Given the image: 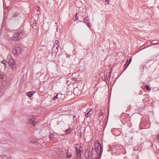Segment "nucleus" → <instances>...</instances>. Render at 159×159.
I'll return each mask as SVG.
<instances>
[{"mask_svg":"<svg viewBox=\"0 0 159 159\" xmlns=\"http://www.w3.org/2000/svg\"><path fill=\"white\" fill-rule=\"evenodd\" d=\"M103 148L100 143L97 141L94 144V148L87 149L85 151L84 155L87 159H98L102 156Z\"/></svg>","mask_w":159,"mask_h":159,"instance_id":"1","label":"nucleus"},{"mask_svg":"<svg viewBox=\"0 0 159 159\" xmlns=\"http://www.w3.org/2000/svg\"><path fill=\"white\" fill-rule=\"evenodd\" d=\"M25 35V31L23 30H20L13 34L12 38L13 40L16 41L19 40L21 38L24 37Z\"/></svg>","mask_w":159,"mask_h":159,"instance_id":"2","label":"nucleus"},{"mask_svg":"<svg viewBox=\"0 0 159 159\" xmlns=\"http://www.w3.org/2000/svg\"><path fill=\"white\" fill-rule=\"evenodd\" d=\"M22 48L18 46L15 47L12 51V53L16 56H18L21 52Z\"/></svg>","mask_w":159,"mask_h":159,"instance_id":"3","label":"nucleus"},{"mask_svg":"<svg viewBox=\"0 0 159 159\" xmlns=\"http://www.w3.org/2000/svg\"><path fill=\"white\" fill-rule=\"evenodd\" d=\"M10 67L12 70L14 69L16 66V65L15 60L11 57L9 60L7 61Z\"/></svg>","mask_w":159,"mask_h":159,"instance_id":"4","label":"nucleus"},{"mask_svg":"<svg viewBox=\"0 0 159 159\" xmlns=\"http://www.w3.org/2000/svg\"><path fill=\"white\" fill-rule=\"evenodd\" d=\"M35 119L32 116H30L29 117L28 120V123L30 125L32 126H34L35 125L34 123Z\"/></svg>","mask_w":159,"mask_h":159,"instance_id":"5","label":"nucleus"},{"mask_svg":"<svg viewBox=\"0 0 159 159\" xmlns=\"http://www.w3.org/2000/svg\"><path fill=\"white\" fill-rule=\"evenodd\" d=\"M66 156L67 158H70L72 157V152L71 149L69 150L68 148L66 150Z\"/></svg>","mask_w":159,"mask_h":159,"instance_id":"6","label":"nucleus"},{"mask_svg":"<svg viewBox=\"0 0 159 159\" xmlns=\"http://www.w3.org/2000/svg\"><path fill=\"white\" fill-rule=\"evenodd\" d=\"M35 93L34 91H30L26 93V95L29 98L32 97Z\"/></svg>","mask_w":159,"mask_h":159,"instance_id":"7","label":"nucleus"},{"mask_svg":"<svg viewBox=\"0 0 159 159\" xmlns=\"http://www.w3.org/2000/svg\"><path fill=\"white\" fill-rule=\"evenodd\" d=\"M74 147L76 149V151L80 150V149L82 148L81 145L80 144H76L75 145Z\"/></svg>","mask_w":159,"mask_h":159,"instance_id":"8","label":"nucleus"},{"mask_svg":"<svg viewBox=\"0 0 159 159\" xmlns=\"http://www.w3.org/2000/svg\"><path fill=\"white\" fill-rule=\"evenodd\" d=\"M130 63V62H129L128 61V59H127V60L125 62V63L124 65V70L123 72H122V73L126 70V69L128 66H129V65Z\"/></svg>","mask_w":159,"mask_h":159,"instance_id":"9","label":"nucleus"},{"mask_svg":"<svg viewBox=\"0 0 159 159\" xmlns=\"http://www.w3.org/2000/svg\"><path fill=\"white\" fill-rule=\"evenodd\" d=\"M91 110H92V109H90L87 112V113L85 114V118H88L92 114L93 112Z\"/></svg>","mask_w":159,"mask_h":159,"instance_id":"10","label":"nucleus"},{"mask_svg":"<svg viewBox=\"0 0 159 159\" xmlns=\"http://www.w3.org/2000/svg\"><path fill=\"white\" fill-rule=\"evenodd\" d=\"M76 156L78 158H80L81 156V150L76 151Z\"/></svg>","mask_w":159,"mask_h":159,"instance_id":"11","label":"nucleus"},{"mask_svg":"<svg viewBox=\"0 0 159 159\" xmlns=\"http://www.w3.org/2000/svg\"><path fill=\"white\" fill-rule=\"evenodd\" d=\"M8 156L5 155L0 156V159H8Z\"/></svg>","mask_w":159,"mask_h":159,"instance_id":"12","label":"nucleus"},{"mask_svg":"<svg viewBox=\"0 0 159 159\" xmlns=\"http://www.w3.org/2000/svg\"><path fill=\"white\" fill-rule=\"evenodd\" d=\"M103 113L102 111H100L98 114V117L99 118H101V119H102L103 118Z\"/></svg>","mask_w":159,"mask_h":159,"instance_id":"13","label":"nucleus"},{"mask_svg":"<svg viewBox=\"0 0 159 159\" xmlns=\"http://www.w3.org/2000/svg\"><path fill=\"white\" fill-rule=\"evenodd\" d=\"M37 22L36 20L34 21L33 25V27L34 29H36L37 28Z\"/></svg>","mask_w":159,"mask_h":159,"instance_id":"14","label":"nucleus"},{"mask_svg":"<svg viewBox=\"0 0 159 159\" xmlns=\"http://www.w3.org/2000/svg\"><path fill=\"white\" fill-rule=\"evenodd\" d=\"M47 46L48 47V48H51V49L52 50L53 48L55 46L54 45H53V44H52V45L48 44Z\"/></svg>","mask_w":159,"mask_h":159,"instance_id":"15","label":"nucleus"},{"mask_svg":"<svg viewBox=\"0 0 159 159\" xmlns=\"http://www.w3.org/2000/svg\"><path fill=\"white\" fill-rule=\"evenodd\" d=\"M66 133V134H69L71 132V129L70 128H69L65 130Z\"/></svg>","mask_w":159,"mask_h":159,"instance_id":"16","label":"nucleus"},{"mask_svg":"<svg viewBox=\"0 0 159 159\" xmlns=\"http://www.w3.org/2000/svg\"><path fill=\"white\" fill-rule=\"evenodd\" d=\"M59 46V44H58V45L57 46V47H56V50H55V52H56V53H54V54H55V56H56V55H57V52L58 51V47Z\"/></svg>","mask_w":159,"mask_h":159,"instance_id":"17","label":"nucleus"},{"mask_svg":"<svg viewBox=\"0 0 159 159\" xmlns=\"http://www.w3.org/2000/svg\"><path fill=\"white\" fill-rule=\"evenodd\" d=\"M53 53H54L53 52H51V54H49V55H48V58H49V57H50V56H52V57H51V58H53L54 57H55V56H55V54H54H54H53Z\"/></svg>","mask_w":159,"mask_h":159,"instance_id":"18","label":"nucleus"},{"mask_svg":"<svg viewBox=\"0 0 159 159\" xmlns=\"http://www.w3.org/2000/svg\"><path fill=\"white\" fill-rule=\"evenodd\" d=\"M59 95V94H57V95H56V96H54L53 98H52V100H56L57 99H58V96Z\"/></svg>","mask_w":159,"mask_h":159,"instance_id":"19","label":"nucleus"},{"mask_svg":"<svg viewBox=\"0 0 159 159\" xmlns=\"http://www.w3.org/2000/svg\"><path fill=\"white\" fill-rule=\"evenodd\" d=\"M54 134L52 133H51L49 135V137L50 139L52 138Z\"/></svg>","mask_w":159,"mask_h":159,"instance_id":"20","label":"nucleus"},{"mask_svg":"<svg viewBox=\"0 0 159 159\" xmlns=\"http://www.w3.org/2000/svg\"><path fill=\"white\" fill-rule=\"evenodd\" d=\"M86 25H87V26L89 27V28L90 29V30H91V24L89 22H88L86 24Z\"/></svg>","mask_w":159,"mask_h":159,"instance_id":"21","label":"nucleus"},{"mask_svg":"<svg viewBox=\"0 0 159 159\" xmlns=\"http://www.w3.org/2000/svg\"><path fill=\"white\" fill-rule=\"evenodd\" d=\"M145 88H146V89L147 90H148V91H149L150 89V88L148 85H146L145 86Z\"/></svg>","mask_w":159,"mask_h":159,"instance_id":"22","label":"nucleus"},{"mask_svg":"<svg viewBox=\"0 0 159 159\" xmlns=\"http://www.w3.org/2000/svg\"><path fill=\"white\" fill-rule=\"evenodd\" d=\"M74 18H75V19L74 20V21H75V20H77L78 19V16H75Z\"/></svg>","mask_w":159,"mask_h":159,"instance_id":"23","label":"nucleus"},{"mask_svg":"<svg viewBox=\"0 0 159 159\" xmlns=\"http://www.w3.org/2000/svg\"><path fill=\"white\" fill-rule=\"evenodd\" d=\"M59 43V42L58 40H56L55 41V43L56 45H57V46L58 45Z\"/></svg>","mask_w":159,"mask_h":159,"instance_id":"24","label":"nucleus"},{"mask_svg":"<svg viewBox=\"0 0 159 159\" xmlns=\"http://www.w3.org/2000/svg\"><path fill=\"white\" fill-rule=\"evenodd\" d=\"M2 63L4 64V66H5H5H6V63H5V62L4 61H2Z\"/></svg>","mask_w":159,"mask_h":159,"instance_id":"25","label":"nucleus"},{"mask_svg":"<svg viewBox=\"0 0 159 159\" xmlns=\"http://www.w3.org/2000/svg\"><path fill=\"white\" fill-rule=\"evenodd\" d=\"M89 20L88 19H87V20H86L85 21V23H86L87 22H89Z\"/></svg>","mask_w":159,"mask_h":159,"instance_id":"26","label":"nucleus"},{"mask_svg":"<svg viewBox=\"0 0 159 159\" xmlns=\"http://www.w3.org/2000/svg\"><path fill=\"white\" fill-rule=\"evenodd\" d=\"M87 17H86L84 18V21L83 22V23H85V21L86 20H87Z\"/></svg>","mask_w":159,"mask_h":159,"instance_id":"27","label":"nucleus"},{"mask_svg":"<svg viewBox=\"0 0 159 159\" xmlns=\"http://www.w3.org/2000/svg\"><path fill=\"white\" fill-rule=\"evenodd\" d=\"M3 76L2 73L0 72V78H3Z\"/></svg>","mask_w":159,"mask_h":159,"instance_id":"28","label":"nucleus"},{"mask_svg":"<svg viewBox=\"0 0 159 159\" xmlns=\"http://www.w3.org/2000/svg\"><path fill=\"white\" fill-rule=\"evenodd\" d=\"M31 141L32 143H35L36 142V140L33 139V140H31Z\"/></svg>","mask_w":159,"mask_h":159,"instance_id":"29","label":"nucleus"},{"mask_svg":"<svg viewBox=\"0 0 159 159\" xmlns=\"http://www.w3.org/2000/svg\"><path fill=\"white\" fill-rule=\"evenodd\" d=\"M128 61L130 63L132 61V58H130L129 59H128Z\"/></svg>","mask_w":159,"mask_h":159,"instance_id":"30","label":"nucleus"},{"mask_svg":"<svg viewBox=\"0 0 159 159\" xmlns=\"http://www.w3.org/2000/svg\"><path fill=\"white\" fill-rule=\"evenodd\" d=\"M105 2H106L107 4H109V0H106Z\"/></svg>","mask_w":159,"mask_h":159,"instance_id":"31","label":"nucleus"},{"mask_svg":"<svg viewBox=\"0 0 159 159\" xmlns=\"http://www.w3.org/2000/svg\"><path fill=\"white\" fill-rule=\"evenodd\" d=\"M111 149H110V148H109V149H108L107 150V151L108 152H109V151H111V150H112V149H111Z\"/></svg>","mask_w":159,"mask_h":159,"instance_id":"32","label":"nucleus"},{"mask_svg":"<svg viewBox=\"0 0 159 159\" xmlns=\"http://www.w3.org/2000/svg\"><path fill=\"white\" fill-rule=\"evenodd\" d=\"M78 14V13L77 12H76L75 14V16H77V15Z\"/></svg>","mask_w":159,"mask_h":159,"instance_id":"33","label":"nucleus"},{"mask_svg":"<svg viewBox=\"0 0 159 159\" xmlns=\"http://www.w3.org/2000/svg\"><path fill=\"white\" fill-rule=\"evenodd\" d=\"M77 159H81V157H80V158H77Z\"/></svg>","mask_w":159,"mask_h":159,"instance_id":"34","label":"nucleus"},{"mask_svg":"<svg viewBox=\"0 0 159 159\" xmlns=\"http://www.w3.org/2000/svg\"><path fill=\"white\" fill-rule=\"evenodd\" d=\"M75 117V115H74V117Z\"/></svg>","mask_w":159,"mask_h":159,"instance_id":"35","label":"nucleus"},{"mask_svg":"<svg viewBox=\"0 0 159 159\" xmlns=\"http://www.w3.org/2000/svg\"><path fill=\"white\" fill-rule=\"evenodd\" d=\"M80 22H82V21H80Z\"/></svg>","mask_w":159,"mask_h":159,"instance_id":"36","label":"nucleus"}]
</instances>
